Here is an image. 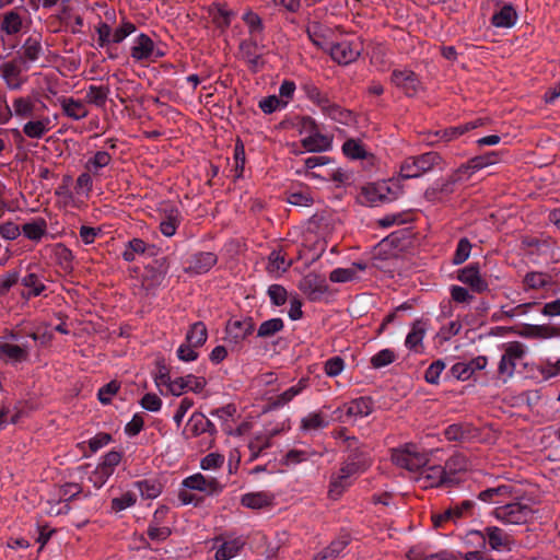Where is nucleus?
<instances>
[{
  "label": "nucleus",
  "instance_id": "obj_5",
  "mask_svg": "<svg viewBox=\"0 0 560 560\" xmlns=\"http://www.w3.org/2000/svg\"><path fill=\"white\" fill-rule=\"evenodd\" d=\"M552 250L550 237L527 236V259L535 264L547 261Z\"/></svg>",
  "mask_w": 560,
  "mask_h": 560
},
{
  "label": "nucleus",
  "instance_id": "obj_34",
  "mask_svg": "<svg viewBox=\"0 0 560 560\" xmlns=\"http://www.w3.org/2000/svg\"><path fill=\"white\" fill-rule=\"evenodd\" d=\"M121 454L119 452H108L103 462L97 466V474H103L105 477L112 476L114 468L120 463Z\"/></svg>",
  "mask_w": 560,
  "mask_h": 560
},
{
  "label": "nucleus",
  "instance_id": "obj_42",
  "mask_svg": "<svg viewBox=\"0 0 560 560\" xmlns=\"http://www.w3.org/2000/svg\"><path fill=\"white\" fill-rule=\"evenodd\" d=\"M482 538L488 537V542L490 547L494 550H498L505 544L506 536L503 530L499 527H487L485 528V534L481 535Z\"/></svg>",
  "mask_w": 560,
  "mask_h": 560
},
{
  "label": "nucleus",
  "instance_id": "obj_30",
  "mask_svg": "<svg viewBox=\"0 0 560 560\" xmlns=\"http://www.w3.org/2000/svg\"><path fill=\"white\" fill-rule=\"evenodd\" d=\"M551 285V277L545 272L527 271V293L530 289H545ZM533 296L527 294V299Z\"/></svg>",
  "mask_w": 560,
  "mask_h": 560
},
{
  "label": "nucleus",
  "instance_id": "obj_26",
  "mask_svg": "<svg viewBox=\"0 0 560 560\" xmlns=\"http://www.w3.org/2000/svg\"><path fill=\"white\" fill-rule=\"evenodd\" d=\"M22 26H23L22 18L16 11L12 10V11L7 12L3 15V20L1 23V30L7 35H14V34L19 33L22 30Z\"/></svg>",
  "mask_w": 560,
  "mask_h": 560
},
{
  "label": "nucleus",
  "instance_id": "obj_17",
  "mask_svg": "<svg viewBox=\"0 0 560 560\" xmlns=\"http://www.w3.org/2000/svg\"><path fill=\"white\" fill-rule=\"evenodd\" d=\"M153 55L154 42L147 34H140L131 48V57L141 61L152 58Z\"/></svg>",
  "mask_w": 560,
  "mask_h": 560
},
{
  "label": "nucleus",
  "instance_id": "obj_54",
  "mask_svg": "<svg viewBox=\"0 0 560 560\" xmlns=\"http://www.w3.org/2000/svg\"><path fill=\"white\" fill-rule=\"evenodd\" d=\"M445 363L436 360L430 364L424 374V380L430 384H438L441 372L444 370Z\"/></svg>",
  "mask_w": 560,
  "mask_h": 560
},
{
  "label": "nucleus",
  "instance_id": "obj_57",
  "mask_svg": "<svg viewBox=\"0 0 560 560\" xmlns=\"http://www.w3.org/2000/svg\"><path fill=\"white\" fill-rule=\"evenodd\" d=\"M136 503V497L131 492H126L119 498H114L112 500V509L115 512L122 511Z\"/></svg>",
  "mask_w": 560,
  "mask_h": 560
},
{
  "label": "nucleus",
  "instance_id": "obj_44",
  "mask_svg": "<svg viewBox=\"0 0 560 560\" xmlns=\"http://www.w3.org/2000/svg\"><path fill=\"white\" fill-rule=\"evenodd\" d=\"M346 546V541L335 540L328 547H326L319 553H317L315 560H334L341 553Z\"/></svg>",
  "mask_w": 560,
  "mask_h": 560
},
{
  "label": "nucleus",
  "instance_id": "obj_41",
  "mask_svg": "<svg viewBox=\"0 0 560 560\" xmlns=\"http://www.w3.org/2000/svg\"><path fill=\"white\" fill-rule=\"evenodd\" d=\"M49 122L48 118L44 120H35V121H28L23 127V132L28 138L39 139L42 138L47 131V124Z\"/></svg>",
  "mask_w": 560,
  "mask_h": 560
},
{
  "label": "nucleus",
  "instance_id": "obj_27",
  "mask_svg": "<svg viewBox=\"0 0 560 560\" xmlns=\"http://www.w3.org/2000/svg\"><path fill=\"white\" fill-rule=\"evenodd\" d=\"M516 12L511 5H504L499 12L493 14L492 24L497 27H510L515 23Z\"/></svg>",
  "mask_w": 560,
  "mask_h": 560
},
{
  "label": "nucleus",
  "instance_id": "obj_20",
  "mask_svg": "<svg viewBox=\"0 0 560 560\" xmlns=\"http://www.w3.org/2000/svg\"><path fill=\"white\" fill-rule=\"evenodd\" d=\"M273 495L266 492L246 493L242 497L241 503L249 509L259 510L272 504Z\"/></svg>",
  "mask_w": 560,
  "mask_h": 560
},
{
  "label": "nucleus",
  "instance_id": "obj_3",
  "mask_svg": "<svg viewBox=\"0 0 560 560\" xmlns=\"http://www.w3.org/2000/svg\"><path fill=\"white\" fill-rule=\"evenodd\" d=\"M417 480L422 483L423 488L451 487L457 482L455 478L446 475L443 466L440 465L423 467Z\"/></svg>",
  "mask_w": 560,
  "mask_h": 560
},
{
  "label": "nucleus",
  "instance_id": "obj_16",
  "mask_svg": "<svg viewBox=\"0 0 560 560\" xmlns=\"http://www.w3.org/2000/svg\"><path fill=\"white\" fill-rule=\"evenodd\" d=\"M308 385V378H301L296 385L290 387L285 392L269 399V408L277 409L290 402L296 395H299Z\"/></svg>",
  "mask_w": 560,
  "mask_h": 560
},
{
  "label": "nucleus",
  "instance_id": "obj_37",
  "mask_svg": "<svg viewBox=\"0 0 560 560\" xmlns=\"http://www.w3.org/2000/svg\"><path fill=\"white\" fill-rule=\"evenodd\" d=\"M342 152L346 156L352 160H362L365 159L368 152L365 151L362 143L354 139H348L342 145Z\"/></svg>",
  "mask_w": 560,
  "mask_h": 560
},
{
  "label": "nucleus",
  "instance_id": "obj_43",
  "mask_svg": "<svg viewBox=\"0 0 560 560\" xmlns=\"http://www.w3.org/2000/svg\"><path fill=\"white\" fill-rule=\"evenodd\" d=\"M242 548L238 540L224 541L215 552V560H229Z\"/></svg>",
  "mask_w": 560,
  "mask_h": 560
},
{
  "label": "nucleus",
  "instance_id": "obj_40",
  "mask_svg": "<svg viewBox=\"0 0 560 560\" xmlns=\"http://www.w3.org/2000/svg\"><path fill=\"white\" fill-rule=\"evenodd\" d=\"M16 61H19V60L15 59L13 61L5 62L1 66V72H2L3 79L7 81V83L11 88H14V89L19 88L20 84L18 82L13 84L12 82L18 81L19 77L21 74V69L16 65Z\"/></svg>",
  "mask_w": 560,
  "mask_h": 560
},
{
  "label": "nucleus",
  "instance_id": "obj_35",
  "mask_svg": "<svg viewBox=\"0 0 560 560\" xmlns=\"http://www.w3.org/2000/svg\"><path fill=\"white\" fill-rule=\"evenodd\" d=\"M511 486L502 485L495 488H489L481 491L478 494V499L483 502L500 503L501 501L495 500V498L509 495L511 494Z\"/></svg>",
  "mask_w": 560,
  "mask_h": 560
},
{
  "label": "nucleus",
  "instance_id": "obj_36",
  "mask_svg": "<svg viewBox=\"0 0 560 560\" xmlns=\"http://www.w3.org/2000/svg\"><path fill=\"white\" fill-rule=\"evenodd\" d=\"M307 35L311 42L323 50H329V46L326 35L323 33V27L318 23H314L307 27Z\"/></svg>",
  "mask_w": 560,
  "mask_h": 560
},
{
  "label": "nucleus",
  "instance_id": "obj_49",
  "mask_svg": "<svg viewBox=\"0 0 560 560\" xmlns=\"http://www.w3.org/2000/svg\"><path fill=\"white\" fill-rule=\"evenodd\" d=\"M137 487L142 497L148 499L156 498L162 490L161 483L155 481L142 480L137 482Z\"/></svg>",
  "mask_w": 560,
  "mask_h": 560
},
{
  "label": "nucleus",
  "instance_id": "obj_15",
  "mask_svg": "<svg viewBox=\"0 0 560 560\" xmlns=\"http://www.w3.org/2000/svg\"><path fill=\"white\" fill-rule=\"evenodd\" d=\"M58 102L61 106L63 114L69 118L80 120L89 115L88 108L80 100L62 96L58 98Z\"/></svg>",
  "mask_w": 560,
  "mask_h": 560
},
{
  "label": "nucleus",
  "instance_id": "obj_23",
  "mask_svg": "<svg viewBox=\"0 0 560 560\" xmlns=\"http://www.w3.org/2000/svg\"><path fill=\"white\" fill-rule=\"evenodd\" d=\"M208 338L207 327L202 322L192 324L186 335V341L195 348L201 347Z\"/></svg>",
  "mask_w": 560,
  "mask_h": 560
},
{
  "label": "nucleus",
  "instance_id": "obj_59",
  "mask_svg": "<svg viewBox=\"0 0 560 560\" xmlns=\"http://www.w3.org/2000/svg\"><path fill=\"white\" fill-rule=\"evenodd\" d=\"M21 281L24 287L32 289V294L34 296L39 295L45 290V285L39 281L37 275L35 273H28L22 278Z\"/></svg>",
  "mask_w": 560,
  "mask_h": 560
},
{
  "label": "nucleus",
  "instance_id": "obj_9",
  "mask_svg": "<svg viewBox=\"0 0 560 560\" xmlns=\"http://www.w3.org/2000/svg\"><path fill=\"white\" fill-rule=\"evenodd\" d=\"M523 346L520 342L510 343L499 364L501 375L512 376L515 370L516 361L523 358Z\"/></svg>",
  "mask_w": 560,
  "mask_h": 560
},
{
  "label": "nucleus",
  "instance_id": "obj_32",
  "mask_svg": "<svg viewBox=\"0 0 560 560\" xmlns=\"http://www.w3.org/2000/svg\"><path fill=\"white\" fill-rule=\"evenodd\" d=\"M372 412V400L368 397H361L353 400L347 408V416H360L365 417Z\"/></svg>",
  "mask_w": 560,
  "mask_h": 560
},
{
  "label": "nucleus",
  "instance_id": "obj_24",
  "mask_svg": "<svg viewBox=\"0 0 560 560\" xmlns=\"http://www.w3.org/2000/svg\"><path fill=\"white\" fill-rule=\"evenodd\" d=\"M109 94V88L107 85H90L85 95L88 103L93 104L97 107H104Z\"/></svg>",
  "mask_w": 560,
  "mask_h": 560
},
{
  "label": "nucleus",
  "instance_id": "obj_6",
  "mask_svg": "<svg viewBox=\"0 0 560 560\" xmlns=\"http://www.w3.org/2000/svg\"><path fill=\"white\" fill-rule=\"evenodd\" d=\"M329 55L331 58L337 61L339 65H348L360 56L361 48L358 44H352L350 42H340L336 44H331L329 46Z\"/></svg>",
  "mask_w": 560,
  "mask_h": 560
},
{
  "label": "nucleus",
  "instance_id": "obj_56",
  "mask_svg": "<svg viewBox=\"0 0 560 560\" xmlns=\"http://www.w3.org/2000/svg\"><path fill=\"white\" fill-rule=\"evenodd\" d=\"M553 335V328L546 325L527 324V338H549Z\"/></svg>",
  "mask_w": 560,
  "mask_h": 560
},
{
  "label": "nucleus",
  "instance_id": "obj_52",
  "mask_svg": "<svg viewBox=\"0 0 560 560\" xmlns=\"http://www.w3.org/2000/svg\"><path fill=\"white\" fill-rule=\"evenodd\" d=\"M191 421H194V431L196 434H201L205 432H215L214 424L202 415L192 416Z\"/></svg>",
  "mask_w": 560,
  "mask_h": 560
},
{
  "label": "nucleus",
  "instance_id": "obj_7",
  "mask_svg": "<svg viewBox=\"0 0 560 560\" xmlns=\"http://www.w3.org/2000/svg\"><path fill=\"white\" fill-rule=\"evenodd\" d=\"M457 278L477 293H482L488 290V283L481 278L478 264H472L460 269Z\"/></svg>",
  "mask_w": 560,
  "mask_h": 560
},
{
  "label": "nucleus",
  "instance_id": "obj_21",
  "mask_svg": "<svg viewBox=\"0 0 560 560\" xmlns=\"http://www.w3.org/2000/svg\"><path fill=\"white\" fill-rule=\"evenodd\" d=\"M178 209L171 207L170 209H164V218L160 223V231L163 235L171 237L176 233L179 220Z\"/></svg>",
  "mask_w": 560,
  "mask_h": 560
},
{
  "label": "nucleus",
  "instance_id": "obj_33",
  "mask_svg": "<svg viewBox=\"0 0 560 560\" xmlns=\"http://www.w3.org/2000/svg\"><path fill=\"white\" fill-rule=\"evenodd\" d=\"M318 455V453L312 450H291L285 454L283 464L287 466L292 464H301L308 462Z\"/></svg>",
  "mask_w": 560,
  "mask_h": 560
},
{
  "label": "nucleus",
  "instance_id": "obj_4",
  "mask_svg": "<svg viewBox=\"0 0 560 560\" xmlns=\"http://www.w3.org/2000/svg\"><path fill=\"white\" fill-rule=\"evenodd\" d=\"M299 289L307 295L311 301H317L328 291V284L324 276L316 272H308L301 279Z\"/></svg>",
  "mask_w": 560,
  "mask_h": 560
},
{
  "label": "nucleus",
  "instance_id": "obj_25",
  "mask_svg": "<svg viewBox=\"0 0 560 560\" xmlns=\"http://www.w3.org/2000/svg\"><path fill=\"white\" fill-rule=\"evenodd\" d=\"M350 486L349 479L340 472L332 475L329 482L327 495L330 500H338L341 498L346 489Z\"/></svg>",
  "mask_w": 560,
  "mask_h": 560
},
{
  "label": "nucleus",
  "instance_id": "obj_63",
  "mask_svg": "<svg viewBox=\"0 0 560 560\" xmlns=\"http://www.w3.org/2000/svg\"><path fill=\"white\" fill-rule=\"evenodd\" d=\"M190 381H188L187 376H180L175 380H171L167 385L168 390L174 396H180L188 388Z\"/></svg>",
  "mask_w": 560,
  "mask_h": 560
},
{
  "label": "nucleus",
  "instance_id": "obj_18",
  "mask_svg": "<svg viewBox=\"0 0 560 560\" xmlns=\"http://www.w3.org/2000/svg\"><path fill=\"white\" fill-rule=\"evenodd\" d=\"M0 358H5L13 362H24L28 359L27 346L0 341Z\"/></svg>",
  "mask_w": 560,
  "mask_h": 560
},
{
  "label": "nucleus",
  "instance_id": "obj_13",
  "mask_svg": "<svg viewBox=\"0 0 560 560\" xmlns=\"http://www.w3.org/2000/svg\"><path fill=\"white\" fill-rule=\"evenodd\" d=\"M21 50L18 58L21 63L36 61L43 51L40 36H30L26 38Z\"/></svg>",
  "mask_w": 560,
  "mask_h": 560
},
{
  "label": "nucleus",
  "instance_id": "obj_31",
  "mask_svg": "<svg viewBox=\"0 0 560 560\" xmlns=\"http://www.w3.org/2000/svg\"><path fill=\"white\" fill-rule=\"evenodd\" d=\"M47 224L40 219L37 221L25 223L22 226V232L24 235L32 241H39L46 233Z\"/></svg>",
  "mask_w": 560,
  "mask_h": 560
},
{
  "label": "nucleus",
  "instance_id": "obj_8",
  "mask_svg": "<svg viewBox=\"0 0 560 560\" xmlns=\"http://www.w3.org/2000/svg\"><path fill=\"white\" fill-rule=\"evenodd\" d=\"M254 329L255 324L252 317H245L241 320H229L225 327L229 340L234 343H238L252 335Z\"/></svg>",
  "mask_w": 560,
  "mask_h": 560
},
{
  "label": "nucleus",
  "instance_id": "obj_38",
  "mask_svg": "<svg viewBox=\"0 0 560 560\" xmlns=\"http://www.w3.org/2000/svg\"><path fill=\"white\" fill-rule=\"evenodd\" d=\"M284 323L281 318H271L260 324L257 336L260 338H269L281 331Z\"/></svg>",
  "mask_w": 560,
  "mask_h": 560
},
{
  "label": "nucleus",
  "instance_id": "obj_14",
  "mask_svg": "<svg viewBox=\"0 0 560 560\" xmlns=\"http://www.w3.org/2000/svg\"><path fill=\"white\" fill-rule=\"evenodd\" d=\"M215 264L217 256L213 253H199L189 261L185 271L201 275L208 272Z\"/></svg>",
  "mask_w": 560,
  "mask_h": 560
},
{
  "label": "nucleus",
  "instance_id": "obj_2",
  "mask_svg": "<svg viewBox=\"0 0 560 560\" xmlns=\"http://www.w3.org/2000/svg\"><path fill=\"white\" fill-rule=\"evenodd\" d=\"M392 460L409 471H418L427 466L429 458L427 454L418 452L416 445L407 444L401 450L393 451Z\"/></svg>",
  "mask_w": 560,
  "mask_h": 560
},
{
  "label": "nucleus",
  "instance_id": "obj_22",
  "mask_svg": "<svg viewBox=\"0 0 560 560\" xmlns=\"http://www.w3.org/2000/svg\"><path fill=\"white\" fill-rule=\"evenodd\" d=\"M468 467H469V460L462 453H456V454L452 455L445 462V465L443 466L446 475H448L450 477H453V478H455L456 474L466 471L468 469Z\"/></svg>",
  "mask_w": 560,
  "mask_h": 560
},
{
  "label": "nucleus",
  "instance_id": "obj_48",
  "mask_svg": "<svg viewBox=\"0 0 560 560\" xmlns=\"http://www.w3.org/2000/svg\"><path fill=\"white\" fill-rule=\"evenodd\" d=\"M120 383L118 381H110L100 388L97 394L98 400L104 405L109 404L112 401V397L118 393Z\"/></svg>",
  "mask_w": 560,
  "mask_h": 560
},
{
  "label": "nucleus",
  "instance_id": "obj_45",
  "mask_svg": "<svg viewBox=\"0 0 560 560\" xmlns=\"http://www.w3.org/2000/svg\"><path fill=\"white\" fill-rule=\"evenodd\" d=\"M291 260L287 261L284 255L279 250H273L269 256V271H287L291 266Z\"/></svg>",
  "mask_w": 560,
  "mask_h": 560
},
{
  "label": "nucleus",
  "instance_id": "obj_60",
  "mask_svg": "<svg viewBox=\"0 0 560 560\" xmlns=\"http://www.w3.org/2000/svg\"><path fill=\"white\" fill-rule=\"evenodd\" d=\"M268 295L270 296L272 303L277 306L283 305L287 301V290L279 284H272L268 289Z\"/></svg>",
  "mask_w": 560,
  "mask_h": 560
},
{
  "label": "nucleus",
  "instance_id": "obj_1",
  "mask_svg": "<svg viewBox=\"0 0 560 560\" xmlns=\"http://www.w3.org/2000/svg\"><path fill=\"white\" fill-rule=\"evenodd\" d=\"M442 156L438 152H427L418 156L407 158L400 166V175L404 178H417L441 165Z\"/></svg>",
  "mask_w": 560,
  "mask_h": 560
},
{
  "label": "nucleus",
  "instance_id": "obj_61",
  "mask_svg": "<svg viewBox=\"0 0 560 560\" xmlns=\"http://www.w3.org/2000/svg\"><path fill=\"white\" fill-rule=\"evenodd\" d=\"M343 366H345L343 359L340 357H334L326 361L324 370L328 376L334 377L341 373V371L343 370Z\"/></svg>",
  "mask_w": 560,
  "mask_h": 560
},
{
  "label": "nucleus",
  "instance_id": "obj_29",
  "mask_svg": "<svg viewBox=\"0 0 560 560\" xmlns=\"http://www.w3.org/2000/svg\"><path fill=\"white\" fill-rule=\"evenodd\" d=\"M424 334V323L422 320H416L412 325L411 331L407 335L406 347L410 350L417 351V347L421 345Z\"/></svg>",
  "mask_w": 560,
  "mask_h": 560
},
{
  "label": "nucleus",
  "instance_id": "obj_50",
  "mask_svg": "<svg viewBox=\"0 0 560 560\" xmlns=\"http://www.w3.org/2000/svg\"><path fill=\"white\" fill-rule=\"evenodd\" d=\"M327 422L324 420L320 413H311L307 417L303 418L301 421V428L303 430H317L320 428H325Z\"/></svg>",
  "mask_w": 560,
  "mask_h": 560
},
{
  "label": "nucleus",
  "instance_id": "obj_51",
  "mask_svg": "<svg viewBox=\"0 0 560 560\" xmlns=\"http://www.w3.org/2000/svg\"><path fill=\"white\" fill-rule=\"evenodd\" d=\"M16 116L30 117L33 115L34 104L30 98L19 97L13 103Z\"/></svg>",
  "mask_w": 560,
  "mask_h": 560
},
{
  "label": "nucleus",
  "instance_id": "obj_39",
  "mask_svg": "<svg viewBox=\"0 0 560 560\" xmlns=\"http://www.w3.org/2000/svg\"><path fill=\"white\" fill-rule=\"evenodd\" d=\"M469 161L470 167H472V172H477L483 167L499 163L500 158L498 152L492 151L482 155L471 158Z\"/></svg>",
  "mask_w": 560,
  "mask_h": 560
},
{
  "label": "nucleus",
  "instance_id": "obj_28",
  "mask_svg": "<svg viewBox=\"0 0 560 560\" xmlns=\"http://www.w3.org/2000/svg\"><path fill=\"white\" fill-rule=\"evenodd\" d=\"M324 112L329 117L343 125H349L354 120V116L351 110L341 108L337 104H328V106H324Z\"/></svg>",
  "mask_w": 560,
  "mask_h": 560
},
{
  "label": "nucleus",
  "instance_id": "obj_19",
  "mask_svg": "<svg viewBox=\"0 0 560 560\" xmlns=\"http://www.w3.org/2000/svg\"><path fill=\"white\" fill-rule=\"evenodd\" d=\"M302 145L310 152H322L330 148L331 140L316 130L302 140Z\"/></svg>",
  "mask_w": 560,
  "mask_h": 560
},
{
  "label": "nucleus",
  "instance_id": "obj_58",
  "mask_svg": "<svg viewBox=\"0 0 560 560\" xmlns=\"http://www.w3.org/2000/svg\"><path fill=\"white\" fill-rule=\"evenodd\" d=\"M20 280V275L18 271H10L4 276L0 277V294L5 295L13 285H15Z\"/></svg>",
  "mask_w": 560,
  "mask_h": 560
},
{
  "label": "nucleus",
  "instance_id": "obj_53",
  "mask_svg": "<svg viewBox=\"0 0 560 560\" xmlns=\"http://www.w3.org/2000/svg\"><path fill=\"white\" fill-rule=\"evenodd\" d=\"M270 446V436H256L250 441L248 447L252 452L250 460L256 459L259 454L267 447Z\"/></svg>",
  "mask_w": 560,
  "mask_h": 560
},
{
  "label": "nucleus",
  "instance_id": "obj_64",
  "mask_svg": "<svg viewBox=\"0 0 560 560\" xmlns=\"http://www.w3.org/2000/svg\"><path fill=\"white\" fill-rule=\"evenodd\" d=\"M136 31L135 24L131 22H124L118 28L113 32L112 43H120L128 35Z\"/></svg>",
  "mask_w": 560,
  "mask_h": 560
},
{
  "label": "nucleus",
  "instance_id": "obj_47",
  "mask_svg": "<svg viewBox=\"0 0 560 560\" xmlns=\"http://www.w3.org/2000/svg\"><path fill=\"white\" fill-rule=\"evenodd\" d=\"M470 250H471V244H470L469 240L466 237L460 238L457 244V248L455 250L452 262L454 265L463 264L464 261H466L468 259Z\"/></svg>",
  "mask_w": 560,
  "mask_h": 560
},
{
  "label": "nucleus",
  "instance_id": "obj_62",
  "mask_svg": "<svg viewBox=\"0 0 560 560\" xmlns=\"http://www.w3.org/2000/svg\"><path fill=\"white\" fill-rule=\"evenodd\" d=\"M82 492V487L75 482H67L60 487L61 499L71 501Z\"/></svg>",
  "mask_w": 560,
  "mask_h": 560
},
{
  "label": "nucleus",
  "instance_id": "obj_10",
  "mask_svg": "<svg viewBox=\"0 0 560 560\" xmlns=\"http://www.w3.org/2000/svg\"><path fill=\"white\" fill-rule=\"evenodd\" d=\"M392 81L409 97L416 95L420 84L416 73L411 70H394Z\"/></svg>",
  "mask_w": 560,
  "mask_h": 560
},
{
  "label": "nucleus",
  "instance_id": "obj_11",
  "mask_svg": "<svg viewBox=\"0 0 560 560\" xmlns=\"http://www.w3.org/2000/svg\"><path fill=\"white\" fill-rule=\"evenodd\" d=\"M495 516L510 524H523L525 522L524 506L520 502L504 504L495 509Z\"/></svg>",
  "mask_w": 560,
  "mask_h": 560
},
{
  "label": "nucleus",
  "instance_id": "obj_55",
  "mask_svg": "<svg viewBox=\"0 0 560 560\" xmlns=\"http://www.w3.org/2000/svg\"><path fill=\"white\" fill-rule=\"evenodd\" d=\"M355 278V269L354 268H337L332 270L329 275V279L331 282H347L351 281Z\"/></svg>",
  "mask_w": 560,
  "mask_h": 560
},
{
  "label": "nucleus",
  "instance_id": "obj_46",
  "mask_svg": "<svg viewBox=\"0 0 560 560\" xmlns=\"http://www.w3.org/2000/svg\"><path fill=\"white\" fill-rule=\"evenodd\" d=\"M396 359V354L390 349H383L371 358V365L374 369H381L393 363Z\"/></svg>",
  "mask_w": 560,
  "mask_h": 560
},
{
  "label": "nucleus",
  "instance_id": "obj_12",
  "mask_svg": "<svg viewBox=\"0 0 560 560\" xmlns=\"http://www.w3.org/2000/svg\"><path fill=\"white\" fill-rule=\"evenodd\" d=\"M183 485L188 489L199 490L208 494H212L221 490V486L215 478L207 479L201 474H196L186 478Z\"/></svg>",
  "mask_w": 560,
  "mask_h": 560
}]
</instances>
